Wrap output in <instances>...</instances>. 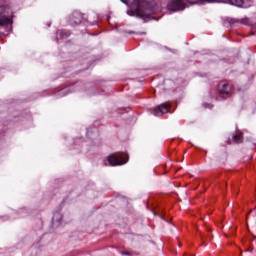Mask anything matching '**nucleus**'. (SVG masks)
I'll return each mask as SVG.
<instances>
[{"instance_id":"10","label":"nucleus","mask_w":256,"mask_h":256,"mask_svg":"<svg viewBox=\"0 0 256 256\" xmlns=\"http://www.w3.org/2000/svg\"><path fill=\"white\" fill-rule=\"evenodd\" d=\"M200 3H217L219 0H199Z\"/></svg>"},{"instance_id":"3","label":"nucleus","mask_w":256,"mask_h":256,"mask_svg":"<svg viewBox=\"0 0 256 256\" xmlns=\"http://www.w3.org/2000/svg\"><path fill=\"white\" fill-rule=\"evenodd\" d=\"M185 7V0H172L171 3L168 4L169 11H183Z\"/></svg>"},{"instance_id":"4","label":"nucleus","mask_w":256,"mask_h":256,"mask_svg":"<svg viewBox=\"0 0 256 256\" xmlns=\"http://www.w3.org/2000/svg\"><path fill=\"white\" fill-rule=\"evenodd\" d=\"M165 113H169V105L161 104L154 109L153 115H155V117H161V115H165Z\"/></svg>"},{"instance_id":"7","label":"nucleus","mask_w":256,"mask_h":256,"mask_svg":"<svg viewBox=\"0 0 256 256\" xmlns=\"http://www.w3.org/2000/svg\"><path fill=\"white\" fill-rule=\"evenodd\" d=\"M133 4L136 5L138 11H141V9H147V7H149V2H147V0H134Z\"/></svg>"},{"instance_id":"6","label":"nucleus","mask_w":256,"mask_h":256,"mask_svg":"<svg viewBox=\"0 0 256 256\" xmlns=\"http://www.w3.org/2000/svg\"><path fill=\"white\" fill-rule=\"evenodd\" d=\"M218 89L221 95H229V93H231V91L233 90V86L229 83L223 82L219 84Z\"/></svg>"},{"instance_id":"15","label":"nucleus","mask_w":256,"mask_h":256,"mask_svg":"<svg viewBox=\"0 0 256 256\" xmlns=\"http://www.w3.org/2000/svg\"><path fill=\"white\" fill-rule=\"evenodd\" d=\"M59 219H61V215L58 214Z\"/></svg>"},{"instance_id":"9","label":"nucleus","mask_w":256,"mask_h":256,"mask_svg":"<svg viewBox=\"0 0 256 256\" xmlns=\"http://www.w3.org/2000/svg\"><path fill=\"white\" fill-rule=\"evenodd\" d=\"M234 142L235 143H243V134L241 132H237L234 136H233Z\"/></svg>"},{"instance_id":"1","label":"nucleus","mask_w":256,"mask_h":256,"mask_svg":"<svg viewBox=\"0 0 256 256\" xmlns=\"http://www.w3.org/2000/svg\"><path fill=\"white\" fill-rule=\"evenodd\" d=\"M129 157L125 153H117L108 156V163L112 165V167H115L117 165H125L127 163V160Z\"/></svg>"},{"instance_id":"8","label":"nucleus","mask_w":256,"mask_h":256,"mask_svg":"<svg viewBox=\"0 0 256 256\" xmlns=\"http://www.w3.org/2000/svg\"><path fill=\"white\" fill-rule=\"evenodd\" d=\"M228 22L230 23V25H235V23H243V25H247V23H249V20L247 19L236 20V19L230 18L228 19Z\"/></svg>"},{"instance_id":"2","label":"nucleus","mask_w":256,"mask_h":256,"mask_svg":"<svg viewBox=\"0 0 256 256\" xmlns=\"http://www.w3.org/2000/svg\"><path fill=\"white\" fill-rule=\"evenodd\" d=\"M10 17L9 8L0 6V25H9L11 23Z\"/></svg>"},{"instance_id":"5","label":"nucleus","mask_w":256,"mask_h":256,"mask_svg":"<svg viewBox=\"0 0 256 256\" xmlns=\"http://www.w3.org/2000/svg\"><path fill=\"white\" fill-rule=\"evenodd\" d=\"M230 5H235L236 7H251L252 0H229Z\"/></svg>"},{"instance_id":"14","label":"nucleus","mask_w":256,"mask_h":256,"mask_svg":"<svg viewBox=\"0 0 256 256\" xmlns=\"http://www.w3.org/2000/svg\"><path fill=\"white\" fill-rule=\"evenodd\" d=\"M195 3H198L197 1L192 2V5H195Z\"/></svg>"},{"instance_id":"16","label":"nucleus","mask_w":256,"mask_h":256,"mask_svg":"<svg viewBox=\"0 0 256 256\" xmlns=\"http://www.w3.org/2000/svg\"><path fill=\"white\" fill-rule=\"evenodd\" d=\"M128 15H131V12H128Z\"/></svg>"},{"instance_id":"11","label":"nucleus","mask_w":256,"mask_h":256,"mask_svg":"<svg viewBox=\"0 0 256 256\" xmlns=\"http://www.w3.org/2000/svg\"><path fill=\"white\" fill-rule=\"evenodd\" d=\"M75 15H76V17H78V19L75 20L74 23H76V24L81 23V15H79V14H75Z\"/></svg>"},{"instance_id":"13","label":"nucleus","mask_w":256,"mask_h":256,"mask_svg":"<svg viewBox=\"0 0 256 256\" xmlns=\"http://www.w3.org/2000/svg\"><path fill=\"white\" fill-rule=\"evenodd\" d=\"M121 255H130L129 252H121Z\"/></svg>"},{"instance_id":"12","label":"nucleus","mask_w":256,"mask_h":256,"mask_svg":"<svg viewBox=\"0 0 256 256\" xmlns=\"http://www.w3.org/2000/svg\"><path fill=\"white\" fill-rule=\"evenodd\" d=\"M57 37H61V39H63V31H61V30H59L58 32H57Z\"/></svg>"}]
</instances>
